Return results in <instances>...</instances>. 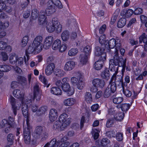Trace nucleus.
<instances>
[{"mask_svg":"<svg viewBox=\"0 0 147 147\" xmlns=\"http://www.w3.org/2000/svg\"><path fill=\"white\" fill-rule=\"evenodd\" d=\"M53 40V38L52 36H50L47 37L44 41V47L47 49H49L51 46Z\"/></svg>","mask_w":147,"mask_h":147,"instance_id":"obj_14","label":"nucleus"},{"mask_svg":"<svg viewBox=\"0 0 147 147\" xmlns=\"http://www.w3.org/2000/svg\"><path fill=\"white\" fill-rule=\"evenodd\" d=\"M51 91L52 94L56 95H60L62 93V91L60 89L57 87L52 88Z\"/></svg>","mask_w":147,"mask_h":147,"instance_id":"obj_24","label":"nucleus"},{"mask_svg":"<svg viewBox=\"0 0 147 147\" xmlns=\"http://www.w3.org/2000/svg\"><path fill=\"white\" fill-rule=\"evenodd\" d=\"M61 88L63 91L67 93L68 96L73 95L74 93V90L71 89L69 84L68 83H64Z\"/></svg>","mask_w":147,"mask_h":147,"instance_id":"obj_8","label":"nucleus"},{"mask_svg":"<svg viewBox=\"0 0 147 147\" xmlns=\"http://www.w3.org/2000/svg\"><path fill=\"white\" fill-rule=\"evenodd\" d=\"M50 2L53 3L54 5H55L59 8H62L63 7V6L62 4L59 0H51L50 1Z\"/></svg>","mask_w":147,"mask_h":147,"instance_id":"obj_38","label":"nucleus"},{"mask_svg":"<svg viewBox=\"0 0 147 147\" xmlns=\"http://www.w3.org/2000/svg\"><path fill=\"white\" fill-rule=\"evenodd\" d=\"M11 69V67L7 65L2 64L0 65V71L2 72L9 71Z\"/></svg>","mask_w":147,"mask_h":147,"instance_id":"obj_29","label":"nucleus"},{"mask_svg":"<svg viewBox=\"0 0 147 147\" xmlns=\"http://www.w3.org/2000/svg\"><path fill=\"white\" fill-rule=\"evenodd\" d=\"M139 42L141 43L143 42L144 43H147V35L144 33H143L139 37Z\"/></svg>","mask_w":147,"mask_h":147,"instance_id":"obj_36","label":"nucleus"},{"mask_svg":"<svg viewBox=\"0 0 147 147\" xmlns=\"http://www.w3.org/2000/svg\"><path fill=\"white\" fill-rule=\"evenodd\" d=\"M60 143L59 141H57L56 139H53L50 143H47L43 147H57Z\"/></svg>","mask_w":147,"mask_h":147,"instance_id":"obj_19","label":"nucleus"},{"mask_svg":"<svg viewBox=\"0 0 147 147\" xmlns=\"http://www.w3.org/2000/svg\"><path fill=\"white\" fill-rule=\"evenodd\" d=\"M120 62L118 60H116L115 59H112L110 61L109 69L111 71L115 72L117 70V65H119V63Z\"/></svg>","mask_w":147,"mask_h":147,"instance_id":"obj_6","label":"nucleus"},{"mask_svg":"<svg viewBox=\"0 0 147 147\" xmlns=\"http://www.w3.org/2000/svg\"><path fill=\"white\" fill-rule=\"evenodd\" d=\"M104 50L101 49L100 47L97 46L95 47V56L97 57L100 56V58L106 59V55L104 52Z\"/></svg>","mask_w":147,"mask_h":147,"instance_id":"obj_9","label":"nucleus"},{"mask_svg":"<svg viewBox=\"0 0 147 147\" xmlns=\"http://www.w3.org/2000/svg\"><path fill=\"white\" fill-rule=\"evenodd\" d=\"M41 93L39 85H36L34 87V94Z\"/></svg>","mask_w":147,"mask_h":147,"instance_id":"obj_58","label":"nucleus"},{"mask_svg":"<svg viewBox=\"0 0 147 147\" xmlns=\"http://www.w3.org/2000/svg\"><path fill=\"white\" fill-rule=\"evenodd\" d=\"M54 74L58 77H61L64 76L65 73L62 70L59 69H55L54 72Z\"/></svg>","mask_w":147,"mask_h":147,"instance_id":"obj_28","label":"nucleus"},{"mask_svg":"<svg viewBox=\"0 0 147 147\" xmlns=\"http://www.w3.org/2000/svg\"><path fill=\"white\" fill-rule=\"evenodd\" d=\"M9 101L12 106L13 113L15 115L17 114V110L18 109L20 106V104L18 105V100H16L13 97L11 96L9 99Z\"/></svg>","mask_w":147,"mask_h":147,"instance_id":"obj_3","label":"nucleus"},{"mask_svg":"<svg viewBox=\"0 0 147 147\" xmlns=\"http://www.w3.org/2000/svg\"><path fill=\"white\" fill-rule=\"evenodd\" d=\"M48 135L47 132L43 131V132L39 136V138H41V141H43L47 139Z\"/></svg>","mask_w":147,"mask_h":147,"instance_id":"obj_47","label":"nucleus"},{"mask_svg":"<svg viewBox=\"0 0 147 147\" xmlns=\"http://www.w3.org/2000/svg\"><path fill=\"white\" fill-rule=\"evenodd\" d=\"M13 94L14 96L18 99H20L22 100L21 102H22V100L23 99L24 94L20 90L17 89L13 90Z\"/></svg>","mask_w":147,"mask_h":147,"instance_id":"obj_15","label":"nucleus"},{"mask_svg":"<svg viewBox=\"0 0 147 147\" xmlns=\"http://www.w3.org/2000/svg\"><path fill=\"white\" fill-rule=\"evenodd\" d=\"M123 89V93L127 97H130L132 95L131 92L128 89L124 90V87Z\"/></svg>","mask_w":147,"mask_h":147,"instance_id":"obj_61","label":"nucleus"},{"mask_svg":"<svg viewBox=\"0 0 147 147\" xmlns=\"http://www.w3.org/2000/svg\"><path fill=\"white\" fill-rule=\"evenodd\" d=\"M123 135L122 133L118 132L116 134V139L118 141H121L123 139Z\"/></svg>","mask_w":147,"mask_h":147,"instance_id":"obj_62","label":"nucleus"},{"mask_svg":"<svg viewBox=\"0 0 147 147\" xmlns=\"http://www.w3.org/2000/svg\"><path fill=\"white\" fill-rule=\"evenodd\" d=\"M9 7L7 6L5 3L0 2V10L5 11L6 12H9L11 11V10L9 9Z\"/></svg>","mask_w":147,"mask_h":147,"instance_id":"obj_34","label":"nucleus"},{"mask_svg":"<svg viewBox=\"0 0 147 147\" xmlns=\"http://www.w3.org/2000/svg\"><path fill=\"white\" fill-rule=\"evenodd\" d=\"M28 120L27 121L26 124L27 125V127L24 128L23 131V135L28 136L31 135V132L32 131V127L30 125L29 122H28Z\"/></svg>","mask_w":147,"mask_h":147,"instance_id":"obj_20","label":"nucleus"},{"mask_svg":"<svg viewBox=\"0 0 147 147\" xmlns=\"http://www.w3.org/2000/svg\"><path fill=\"white\" fill-rule=\"evenodd\" d=\"M42 37L40 36H36L34 38L32 44L35 45L38 49V51H41L42 49Z\"/></svg>","mask_w":147,"mask_h":147,"instance_id":"obj_4","label":"nucleus"},{"mask_svg":"<svg viewBox=\"0 0 147 147\" xmlns=\"http://www.w3.org/2000/svg\"><path fill=\"white\" fill-rule=\"evenodd\" d=\"M55 28L56 26L51 24H48L47 26V30L49 32H52L54 31L55 30Z\"/></svg>","mask_w":147,"mask_h":147,"instance_id":"obj_46","label":"nucleus"},{"mask_svg":"<svg viewBox=\"0 0 147 147\" xmlns=\"http://www.w3.org/2000/svg\"><path fill=\"white\" fill-rule=\"evenodd\" d=\"M101 76L103 78L107 80L109 79L110 76V74L109 70L106 69L103 71L102 73Z\"/></svg>","mask_w":147,"mask_h":147,"instance_id":"obj_35","label":"nucleus"},{"mask_svg":"<svg viewBox=\"0 0 147 147\" xmlns=\"http://www.w3.org/2000/svg\"><path fill=\"white\" fill-rule=\"evenodd\" d=\"M113 123V119H109L107 121L106 127L109 128L111 127Z\"/></svg>","mask_w":147,"mask_h":147,"instance_id":"obj_64","label":"nucleus"},{"mask_svg":"<svg viewBox=\"0 0 147 147\" xmlns=\"http://www.w3.org/2000/svg\"><path fill=\"white\" fill-rule=\"evenodd\" d=\"M102 146L104 147H105L107 146L108 144H109L110 143V140L107 138H103L101 141L100 142Z\"/></svg>","mask_w":147,"mask_h":147,"instance_id":"obj_44","label":"nucleus"},{"mask_svg":"<svg viewBox=\"0 0 147 147\" xmlns=\"http://www.w3.org/2000/svg\"><path fill=\"white\" fill-rule=\"evenodd\" d=\"M61 37L63 41H65L67 40L69 37V32L67 30L64 31L61 34Z\"/></svg>","mask_w":147,"mask_h":147,"instance_id":"obj_27","label":"nucleus"},{"mask_svg":"<svg viewBox=\"0 0 147 147\" xmlns=\"http://www.w3.org/2000/svg\"><path fill=\"white\" fill-rule=\"evenodd\" d=\"M55 67V65L53 63H51L48 65L45 69V74L47 76L51 75L53 72L54 73Z\"/></svg>","mask_w":147,"mask_h":147,"instance_id":"obj_12","label":"nucleus"},{"mask_svg":"<svg viewBox=\"0 0 147 147\" xmlns=\"http://www.w3.org/2000/svg\"><path fill=\"white\" fill-rule=\"evenodd\" d=\"M17 57L14 55H11L10 57L9 62L12 64H15L17 62Z\"/></svg>","mask_w":147,"mask_h":147,"instance_id":"obj_52","label":"nucleus"},{"mask_svg":"<svg viewBox=\"0 0 147 147\" xmlns=\"http://www.w3.org/2000/svg\"><path fill=\"white\" fill-rule=\"evenodd\" d=\"M80 76L79 81L76 86L77 88L78 89L82 90V89L84 88V83L82 80L83 76L82 75H80Z\"/></svg>","mask_w":147,"mask_h":147,"instance_id":"obj_26","label":"nucleus"},{"mask_svg":"<svg viewBox=\"0 0 147 147\" xmlns=\"http://www.w3.org/2000/svg\"><path fill=\"white\" fill-rule=\"evenodd\" d=\"M15 138L14 135L12 134H9L7 137L8 141L10 143V145H12L13 143V140Z\"/></svg>","mask_w":147,"mask_h":147,"instance_id":"obj_45","label":"nucleus"},{"mask_svg":"<svg viewBox=\"0 0 147 147\" xmlns=\"http://www.w3.org/2000/svg\"><path fill=\"white\" fill-rule=\"evenodd\" d=\"M115 135V132L113 130L108 131L106 132L107 136L109 137H114Z\"/></svg>","mask_w":147,"mask_h":147,"instance_id":"obj_63","label":"nucleus"},{"mask_svg":"<svg viewBox=\"0 0 147 147\" xmlns=\"http://www.w3.org/2000/svg\"><path fill=\"white\" fill-rule=\"evenodd\" d=\"M120 41V40H117L116 41L114 38H112L110 39L109 41L107 40L106 42V44L105 45V48H106L109 51V52L111 49L113 48L114 47L116 46V50L117 49L119 48L121 45L120 43H118L117 42Z\"/></svg>","mask_w":147,"mask_h":147,"instance_id":"obj_2","label":"nucleus"},{"mask_svg":"<svg viewBox=\"0 0 147 147\" xmlns=\"http://www.w3.org/2000/svg\"><path fill=\"white\" fill-rule=\"evenodd\" d=\"M61 45V41L59 39L54 41L52 46V48L54 50H57L59 49Z\"/></svg>","mask_w":147,"mask_h":147,"instance_id":"obj_25","label":"nucleus"},{"mask_svg":"<svg viewBox=\"0 0 147 147\" xmlns=\"http://www.w3.org/2000/svg\"><path fill=\"white\" fill-rule=\"evenodd\" d=\"M50 2V1H48V7L45 10V13L48 16L54 13L57 10L56 6Z\"/></svg>","mask_w":147,"mask_h":147,"instance_id":"obj_5","label":"nucleus"},{"mask_svg":"<svg viewBox=\"0 0 147 147\" xmlns=\"http://www.w3.org/2000/svg\"><path fill=\"white\" fill-rule=\"evenodd\" d=\"M58 117L57 111L55 109H51L50 111L49 118L50 120L53 121L55 120Z\"/></svg>","mask_w":147,"mask_h":147,"instance_id":"obj_18","label":"nucleus"},{"mask_svg":"<svg viewBox=\"0 0 147 147\" xmlns=\"http://www.w3.org/2000/svg\"><path fill=\"white\" fill-rule=\"evenodd\" d=\"M59 119L61 123L60 129L63 130L67 126L69 125L71 123V119L68 118L67 115L65 113L61 115L59 117Z\"/></svg>","mask_w":147,"mask_h":147,"instance_id":"obj_1","label":"nucleus"},{"mask_svg":"<svg viewBox=\"0 0 147 147\" xmlns=\"http://www.w3.org/2000/svg\"><path fill=\"white\" fill-rule=\"evenodd\" d=\"M92 84L95 87L103 88L105 86V81L101 79L95 78L92 81Z\"/></svg>","mask_w":147,"mask_h":147,"instance_id":"obj_10","label":"nucleus"},{"mask_svg":"<svg viewBox=\"0 0 147 147\" xmlns=\"http://www.w3.org/2000/svg\"><path fill=\"white\" fill-rule=\"evenodd\" d=\"M61 124V121L60 120L56 121L54 123L53 125V128L55 129L60 128V126Z\"/></svg>","mask_w":147,"mask_h":147,"instance_id":"obj_56","label":"nucleus"},{"mask_svg":"<svg viewBox=\"0 0 147 147\" xmlns=\"http://www.w3.org/2000/svg\"><path fill=\"white\" fill-rule=\"evenodd\" d=\"M79 78L80 77L78 78V79L75 77H72L71 79V82L72 85L73 86H76L79 82Z\"/></svg>","mask_w":147,"mask_h":147,"instance_id":"obj_54","label":"nucleus"},{"mask_svg":"<svg viewBox=\"0 0 147 147\" xmlns=\"http://www.w3.org/2000/svg\"><path fill=\"white\" fill-rule=\"evenodd\" d=\"M76 100L72 98H69L65 99L64 101V105L66 106H71L75 104Z\"/></svg>","mask_w":147,"mask_h":147,"instance_id":"obj_23","label":"nucleus"},{"mask_svg":"<svg viewBox=\"0 0 147 147\" xmlns=\"http://www.w3.org/2000/svg\"><path fill=\"white\" fill-rule=\"evenodd\" d=\"M117 85L114 82H111L110 83L107 87L112 91V93H114L116 90Z\"/></svg>","mask_w":147,"mask_h":147,"instance_id":"obj_41","label":"nucleus"},{"mask_svg":"<svg viewBox=\"0 0 147 147\" xmlns=\"http://www.w3.org/2000/svg\"><path fill=\"white\" fill-rule=\"evenodd\" d=\"M125 114L123 112L117 113L114 116L115 119L117 121H121L124 117Z\"/></svg>","mask_w":147,"mask_h":147,"instance_id":"obj_32","label":"nucleus"},{"mask_svg":"<svg viewBox=\"0 0 147 147\" xmlns=\"http://www.w3.org/2000/svg\"><path fill=\"white\" fill-rule=\"evenodd\" d=\"M126 19L124 18H120L117 24V26L118 28H121L123 27L126 24Z\"/></svg>","mask_w":147,"mask_h":147,"instance_id":"obj_31","label":"nucleus"},{"mask_svg":"<svg viewBox=\"0 0 147 147\" xmlns=\"http://www.w3.org/2000/svg\"><path fill=\"white\" fill-rule=\"evenodd\" d=\"M112 93V92L111 90L107 87L104 92V97L106 98L109 97L111 95Z\"/></svg>","mask_w":147,"mask_h":147,"instance_id":"obj_51","label":"nucleus"},{"mask_svg":"<svg viewBox=\"0 0 147 147\" xmlns=\"http://www.w3.org/2000/svg\"><path fill=\"white\" fill-rule=\"evenodd\" d=\"M78 53V49L76 48H72L68 52V54L70 56H74Z\"/></svg>","mask_w":147,"mask_h":147,"instance_id":"obj_42","label":"nucleus"},{"mask_svg":"<svg viewBox=\"0 0 147 147\" xmlns=\"http://www.w3.org/2000/svg\"><path fill=\"white\" fill-rule=\"evenodd\" d=\"M46 13L43 10H41L40 12L38 22L40 25L45 24L47 22Z\"/></svg>","mask_w":147,"mask_h":147,"instance_id":"obj_13","label":"nucleus"},{"mask_svg":"<svg viewBox=\"0 0 147 147\" xmlns=\"http://www.w3.org/2000/svg\"><path fill=\"white\" fill-rule=\"evenodd\" d=\"M29 37L28 36H25L24 37L21 42V45L22 47H25L28 41Z\"/></svg>","mask_w":147,"mask_h":147,"instance_id":"obj_49","label":"nucleus"},{"mask_svg":"<svg viewBox=\"0 0 147 147\" xmlns=\"http://www.w3.org/2000/svg\"><path fill=\"white\" fill-rule=\"evenodd\" d=\"M89 55L82 53L80 55V63L82 65L86 64L88 61V58Z\"/></svg>","mask_w":147,"mask_h":147,"instance_id":"obj_16","label":"nucleus"},{"mask_svg":"<svg viewBox=\"0 0 147 147\" xmlns=\"http://www.w3.org/2000/svg\"><path fill=\"white\" fill-rule=\"evenodd\" d=\"M31 135H28L27 136H24V141L25 143L26 144H29L30 143L31 140Z\"/></svg>","mask_w":147,"mask_h":147,"instance_id":"obj_60","label":"nucleus"},{"mask_svg":"<svg viewBox=\"0 0 147 147\" xmlns=\"http://www.w3.org/2000/svg\"><path fill=\"white\" fill-rule=\"evenodd\" d=\"M91 47L89 45H87L86 46L84 49V53H85V54H88L89 55L91 52Z\"/></svg>","mask_w":147,"mask_h":147,"instance_id":"obj_57","label":"nucleus"},{"mask_svg":"<svg viewBox=\"0 0 147 147\" xmlns=\"http://www.w3.org/2000/svg\"><path fill=\"white\" fill-rule=\"evenodd\" d=\"M9 25V23L7 22H6L4 23L1 22L0 24V31L2 29H5L8 27Z\"/></svg>","mask_w":147,"mask_h":147,"instance_id":"obj_55","label":"nucleus"},{"mask_svg":"<svg viewBox=\"0 0 147 147\" xmlns=\"http://www.w3.org/2000/svg\"><path fill=\"white\" fill-rule=\"evenodd\" d=\"M47 107L44 106L41 107L38 110L37 112V114L39 115H41L44 114L47 111Z\"/></svg>","mask_w":147,"mask_h":147,"instance_id":"obj_40","label":"nucleus"},{"mask_svg":"<svg viewBox=\"0 0 147 147\" xmlns=\"http://www.w3.org/2000/svg\"><path fill=\"white\" fill-rule=\"evenodd\" d=\"M8 124V126H10L11 127H12V128H14L16 126L14 119L13 117H9Z\"/></svg>","mask_w":147,"mask_h":147,"instance_id":"obj_39","label":"nucleus"},{"mask_svg":"<svg viewBox=\"0 0 147 147\" xmlns=\"http://www.w3.org/2000/svg\"><path fill=\"white\" fill-rule=\"evenodd\" d=\"M22 110L23 115L25 118H26V122L28 120V122H29V115L28 113V105L26 104L22 103Z\"/></svg>","mask_w":147,"mask_h":147,"instance_id":"obj_11","label":"nucleus"},{"mask_svg":"<svg viewBox=\"0 0 147 147\" xmlns=\"http://www.w3.org/2000/svg\"><path fill=\"white\" fill-rule=\"evenodd\" d=\"M105 60L103 59L100 58V59L96 62L94 64V68L98 70L101 69L103 67V61Z\"/></svg>","mask_w":147,"mask_h":147,"instance_id":"obj_21","label":"nucleus"},{"mask_svg":"<svg viewBox=\"0 0 147 147\" xmlns=\"http://www.w3.org/2000/svg\"><path fill=\"white\" fill-rule=\"evenodd\" d=\"M40 80L44 84L47 88H48L50 85V84H48V81L47 79L44 76L40 75L39 78Z\"/></svg>","mask_w":147,"mask_h":147,"instance_id":"obj_33","label":"nucleus"},{"mask_svg":"<svg viewBox=\"0 0 147 147\" xmlns=\"http://www.w3.org/2000/svg\"><path fill=\"white\" fill-rule=\"evenodd\" d=\"M38 49L37 48L35 45H34L32 43L28 47L26 51V56L28 60L29 59V56L27 53L29 54L35 53H38L40 52L41 51H39L38 50V49L37 50V49Z\"/></svg>","mask_w":147,"mask_h":147,"instance_id":"obj_7","label":"nucleus"},{"mask_svg":"<svg viewBox=\"0 0 147 147\" xmlns=\"http://www.w3.org/2000/svg\"><path fill=\"white\" fill-rule=\"evenodd\" d=\"M75 63L73 61H69L66 63L64 67L65 71H68L72 70L75 67Z\"/></svg>","mask_w":147,"mask_h":147,"instance_id":"obj_17","label":"nucleus"},{"mask_svg":"<svg viewBox=\"0 0 147 147\" xmlns=\"http://www.w3.org/2000/svg\"><path fill=\"white\" fill-rule=\"evenodd\" d=\"M130 106L129 104L124 103L121 105V108L123 111H127L129 109Z\"/></svg>","mask_w":147,"mask_h":147,"instance_id":"obj_53","label":"nucleus"},{"mask_svg":"<svg viewBox=\"0 0 147 147\" xmlns=\"http://www.w3.org/2000/svg\"><path fill=\"white\" fill-rule=\"evenodd\" d=\"M85 98L88 103H90L92 101V97L91 94L89 92H86L85 94Z\"/></svg>","mask_w":147,"mask_h":147,"instance_id":"obj_37","label":"nucleus"},{"mask_svg":"<svg viewBox=\"0 0 147 147\" xmlns=\"http://www.w3.org/2000/svg\"><path fill=\"white\" fill-rule=\"evenodd\" d=\"M116 71L114 74L111 80H115V82L117 81H122L123 80V75H116Z\"/></svg>","mask_w":147,"mask_h":147,"instance_id":"obj_30","label":"nucleus"},{"mask_svg":"<svg viewBox=\"0 0 147 147\" xmlns=\"http://www.w3.org/2000/svg\"><path fill=\"white\" fill-rule=\"evenodd\" d=\"M43 128L42 127L40 126H37L34 130V136L37 138H39V136L43 132Z\"/></svg>","mask_w":147,"mask_h":147,"instance_id":"obj_22","label":"nucleus"},{"mask_svg":"<svg viewBox=\"0 0 147 147\" xmlns=\"http://www.w3.org/2000/svg\"><path fill=\"white\" fill-rule=\"evenodd\" d=\"M107 40H105V35H102L101 36L99 37V42L100 43L101 45L104 44L105 46L106 44V42Z\"/></svg>","mask_w":147,"mask_h":147,"instance_id":"obj_59","label":"nucleus"},{"mask_svg":"<svg viewBox=\"0 0 147 147\" xmlns=\"http://www.w3.org/2000/svg\"><path fill=\"white\" fill-rule=\"evenodd\" d=\"M38 12L37 9H34L32 10L31 16L33 20H35L38 16Z\"/></svg>","mask_w":147,"mask_h":147,"instance_id":"obj_48","label":"nucleus"},{"mask_svg":"<svg viewBox=\"0 0 147 147\" xmlns=\"http://www.w3.org/2000/svg\"><path fill=\"white\" fill-rule=\"evenodd\" d=\"M114 59H116V60H118L119 61L120 63H123V60L122 58L121 57L119 56V54L118 52V50L116 49L115 52L114 53Z\"/></svg>","mask_w":147,"mask_h":147,"instance_id":"obj_43","label":"nucleus"},{"mask_svg":"<svg viewBox=\"0 0 147 147\" xmlns=\"http://www.w3.org/2000/svg\"><path fill=\"white\" fill-rule=\"evenodd\" d=\"M123 98L122 97H117L113 99V102L116 104H119L121 103L123 101Z\"/></svg>","mask_w":147,"mask_h":147,"instance_id":"obj_50","label":"nucleus"}]
</instances>
